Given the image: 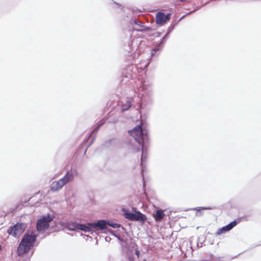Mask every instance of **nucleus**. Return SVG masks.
Returning <instances> with one entry per match:
<instances>
[{
    "label": "nucleus",
    "mask_w": 261,
    "mask_h": 261,
    "mask_svg": "<svg viewBox=\"0 0 261 261\" xmlns=\"http://www.w3.org/2000/svg\"><path fill=\"white\" fill-rule=\"evenodd\" d=\"M36 240L35 235L24 234L17 248L18 254L22 255L29 252Z\"/></svg>",
    "instance_id": "f257e3e1"
},
{
    "label": "nucleus",
    "mask_w": 261,
    "mask_h": 261,
    "mask_svg": "<svg viewBox=\"0 0 261 261\" xmlns=\"http://www.w3.org/2000/svg\"><path fill=\"white\" fill-rule=\"evenodd\" d=\"M142 123L140 125L136 126L132 130H129V134L132 136L135 140L139 144L143 146V134L142 128L141 126Z\"/></svg>",
    "instance_id": "7ed1b4c3"
},
{
    "label": "nucleus",
    "mask_w": 261,
    "mask_h": 261,
    "mask_svg": "<svg viewBox=\"0 0 261 261\" xmlns=\"http://www.w3.org/2000/svg\"><path fill=\"white\" fill-rule=\"evenodd\" d=\"M73 178V174L69 172H67V173L63 178L58 180L54 181L52 182L50 187L51 190L52 191H57L61 189L65 184L70 181H71Z\"/></svg>",
    "instance_id": "f03ea898"
},
{
    "label": "nucleus",
    "mask_w": 261,
    "mask_h": 261,
    "mask_svg": "<svg viewBox=\"0 0 261 261\" xmlns=\"http://www.w3.org/2000/svg\"><path fill=\"white\" fill-rule=\"evenodd\" d=\"M76 228L83 230L85 232H89L90 231V228L84 224H77L76 226Z\"/></svg>",
    "instance_id": "ddd939ff"
},
{
    "label": "nucleus",
    "mask_w": 261,
    "mask_h": 261,
    "mask_svg": "<svg viewBox=\"0 0 261 261\" xmlns=\"http://www.w3.org/2000/svg\"><path fill=\"white\" fill-rule=\"evenodd\" d=\"M145 30L149 31L151 30V29L149 27H146Z\"/></svg>",
    "instance_id": "f3484780"
},
{
    "label": "nucleus",
    "mask_w": 261,
    "mask_h": 261,
    "mask_svg": "<svg viewBox=\"0 0 261 261\" xmlns=\"http://www.w3.org/2000/svg\"><path fill=\"white\" fill-rule=\"evenodd\" d=\"M132 106V101L130 99L127 100L125 103L121 106L122 111L124 112L128 110Z\"/></svg>",
    "instance_id": "9b49d317"
},
{
    "label": "nucleus",
    "mask_w": 261,
    "mask_h": 261,
    "mask_svg": "<svg viewBox=\"0 0 261 261\" xmlns=\"http://www.w3.org/2000/svg\"><path fill=\"white\" fill-rule=\"evenodd\" d=\"M128 261H134V257L132 255H129L128 257Z\"/></svg>",
    "instance_id": "2eb2a0df"
},
{
    "label": "nucleus",
    "mask_w": 261,
    "mask_h": 261,
    "mask_svg": "<svg viewBox=\"0 0 261 261\" xmlns=\"http://www.w3.org/2000/svg\"><path fill=\"white\" fill-rule=\"evenodd\" d=\"M125 217L131 221H144L146 219L145 215L140 212H137L136 214H134L130 212H126L124 213Z\"/></svg>",
    "instance_id": "423d86ee"
},
{
    "label": "nucleus",
    "mask_w": 261,
    "mask_h": 261,
    "mask_svg": "<svg viewBox=\"0 0 261 261\" xmlns=\"http://www.w3.org/2000/svg\"><path fill=\"white\" fill-rule=\"evenodd\" d=\"M135 254L137 256L138 258H139L140 256V252L139 250L138 249H136L135 251Z\"/></svg>",
    "instance_id": "4468645a"
},
{
    "label": "nucleus",
    "mask_w": 261,
    "mask_h": 261,
    "mask_svg": "<svg viewBox=\"0 0 261 261\" xmlns=\"http://www.w3.org/2000/svg\"><path fill=\"white\" fill-rule=\"evenodd\" d=\"M240 222V220H238V221H233L229 223L228 225L222 227L218 229L215 233L216 236L220 235L223 233H225L230 230L233 227H234L238 223Z\"/></svg>",
    "instance_id": "6e6552de"
},
{
    "label": "nucleus",
    "mask_w": 261,
    "mask_h": 261,
    "mask_svg": "<svg viewBox=\"0 0 261 261\" xmlns=\"http://www.w3.org/2000/svg\"><path fill=\"white\" fill-rule=\"evenodd\" d=\"M171 14L168 13L165 15L162 12L156 13L155 16V22L158 24L163 25L170 19Z\"/></svg>",
    "instance_id": "0eeeda50"
},
{
    "label": "nucleus",
    "mask_w": 261,
    "mask_h": 261,
    "mask_svg": "<svg viewBox=\"0 0 261 261\" xmlns=\"http://www.w3.org/2000/svg\"><path fill=\"white\" fill-rule=\"evenodd\" d=\"M76 228L83 230L85 232H89L90 231V228L84 224H77L76 226Z\"/></svg>",
    "instance_id": "f8f14e48"
},
{
    "label": "nucleus",
    "mask_w": 261,
    "mask_h": 261,
    "mask_svg": "<svg viewBox=\"0 0 261 261\" xmlns=\"http://www.w3.org/2000/svg\"><path fill=\"white\" fill-rule=\"evenodd\" d=\"M89 225L92 228L99 227L100 229H105L107 227L106 222L104 220H100L95 223H90Z\"/></svg>",
    "instance_id": "9d476101"
},
{
    "label": "nucleus",
    "mask_w": 261,
    "mask_h": 261,
    "mask_svg": "<svg viewBox=\"0 0 261 261\" xmlns=\"http://www.w3.org/2000/svg\"><path fill=\"white\" fill-rule=\"evenodd\" d=\"M27 227V225L23 223H17L13 227H10L7 230V232L9 235L14 237L18 238L24 232Z\"/></svg>",
    "instance_id": "20e7f679"
},
{
    "label": "nucleus",
    "mask_w": 261,
    "mask_h": 261,
    "mask_svg": "<svg viewBox=\"0 0 261 261\" xmlns=\"http://www.w3.org/2000/svg\"><path fill=\"white\" fill-rule=\"evenodd\" d=\"M108 224L111 226H112L114 228H116L117 227V224H111V223H108Z\"/></svg>",
    "instance_id": "dca6fc26"
},
{
    "label": "nucleus",
    "mask_w": 261,
    "mask_h": 261,
    "mask_svg": "<svg viewBox=\"0 0 261 261\" xmlns=\"http://www.w3.org/2000/svg\"><path fill=\"white\" fill-rule=\"evenodd\" d=\"M165 216V215L163 210H158L155 213L153 214V217L156 221H160L163 219Z\"/></svg>",
    "instance_id": "1a4fd4ad"
},
{
    "label": "nucleus",
    "mask_w": 261,
    "mask_h": 261,
    "mask_svg": "<svg viewBox=\"0 0 261 261\" xmlns=\"http://www.w3.org/2000/svg\"><path fill=\"white\" fill-rule=\"evenodd\" d=\"M53 220V218L49 215L42 217L37 221V229L38 231L44 230L49 227V223Z\"/></svg>",
    "instance_id": "39448f33"
},
{
    "label": "nucleus",
    "mask_w": 261,
    "mask_h": 261,
    "mask_svg": "<svg viewBox=\"0 0 261 261\" xmlns=\"http://www.w3.org/2000/svg\"><path fill=\"white\" fill-rule=\"evenodd\" d=\"M179 1L181 2H189L188 0H179Z\"/></svg>",
    "instance_id": "a211bd4d"
}]
</instances>
